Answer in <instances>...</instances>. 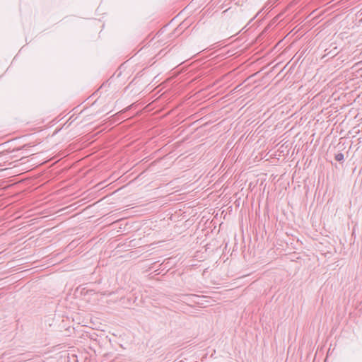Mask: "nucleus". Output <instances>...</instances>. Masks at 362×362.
Listing matches in <instances>:
<instances>
[{
	"mask_svg": "<svg viewBox=\"0 0 362 362\" xmlns=\"http://www.w3.org/2000/svg\"><path fill=\"white\" fill-rule=\"evenodd\" d=\"M335 158H336L337 160L341 161V160H344V155L342 153H338L335 156Z\"/></svg>",
	"mask_w": 362,
	"mask_h": 362,
	"instance_id": "f257e3e1",
	"label": "nucleus"
}]
</instances>
